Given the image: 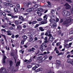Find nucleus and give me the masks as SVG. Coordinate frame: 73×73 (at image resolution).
I'll return each mask as SVG.
<instances>
[{"instance_id": "nucleus-5", "label": "nucleus", "mask_w": 73, "mask_h": 73, "mask_svg": "<svg viewBox=\"0 0 73 73\" xmlns=\"http://www.w3.org/2000/svg\"><path fill=\"white\" fill-rule=\"evenodd\" d=\"M67 62L68 63H70V64H73V61H72V60L71 59H68L67 60Z\"/></svg>"}, {"instance_id": "nucleus-58", "label": "nucleus", "mask_w": 73, "mask_h": 73, "mask_svg": "<svg viewBox=\"0 0 73 73\" xmlns=\"http://www.w3.org/2000/svg\"><path fill=\"white\" fill-rule=\"evenodd\" d=\"M36 61H37V60H40V58L39 57H37L36 58Z\"/></svg>"}, {"instance_id": "nucleus-64", "label": "nucleus", "mask_w": 73, "mask_h": 73, "mask_svg": "<svg viewBox=\"0 0 73 73\" xmlns=\"http://www.w3.org/2000/svg\"><path fill=\"white\" fill-rule=\"evenodd\" d=\"M58 34H59V35H60L61 33V31H58Z\"/></svg>"}, {"instance_id": "nucleus-19", "label": "nucleus", "mask_w": 73, "mask_h": 73, "mask_svg": "<svg viewBox=\"0 0 73 73\" xmlns=\"http://www.w3.org/2000/svg\"><path fill=\"white\" fill-rule=\"evenodd\" d=\"M39 5H38V4L35 5L34 6V8H35V9H37V8L38 7V6H39Z\"/></svg>"}, {"instance_id": "nucleus-6", "label": "nucleus", "mask_w": 73, "mask_h": 73, "mask_svg": "<svg viewBox=\"0 0 73 73\" xmlns=\"http://www.w3.org/2000/svg\"><path fill=\"white\" fill-rule=\"evenodd\" d=\"M3 4H4L5 5H6V6H10L11 5H11V4L6 2L3 3Z\"/></svg>"}, {"instance_id": "nucleus-60", "label": "nucleus", "mask_w": 73, "mask_h": 73, "mask_svg": "<svg viewBox=\"0 0 73 73\" xmlns=\"http://www.w3.org/2000/svg\"><path fill=\"white\" fill-rule=\"evenodd\" d=\"M52 13V14H54V10H51V11Z\"/></svg>"}, {"instance_id": "nucleus-50", "label": "nucleus", "mask_w": 73, "mask_h": 73, "mask_svg": "<svg viewBox=\"0 0 73 73\" xmlns=\"http://www.w3.org/2000/svg\"><path fill=\"white\" fill-rule=\"evenodd\" d=\"M1 31L2 32H3V31H4V32H7V31H6V30H5V29H2L1 30Z\"/></svg>"}, {"instance_id": "nucleus-4", "label": "nucleus", "mask_w": 73, "mask_h": 73, "mask_svg": "<svg viewBox=\"0 0 73 73\" xmlns=\"http://www.w3.org/2000/svg\"><path fill=\"white\" fill-rule=\"evenodd\" d=\"M50 26L52 28H56V25L55 24H54L52 23H50Z\"/></svg>"}, {"instance_id": "nucleus-18", "label": "nucleus", "mask_w": 73, "mask_h": 73, "mask_svg": "<svg viewBox=\"0 0 73 73\" xmlns=\"http://www.w3.org/2000/svg\"><path fill=\"white\" fill-rule=\"evenodd\" d=\"M47 3L48 4V6L49 8H51V4L48 1Z\"/></svg>"}, {"instance_id": "nucleus-15", "label": "nucleus", "mask_w": 73, "mask_h": 73, "mask_svg": "<svg viewBox=\"0 0 73 73\" xmlns=\"http://www.w3.org/2000/svg\"><path fill=\"white\" fill-rule=\"evenodd\" d=\"M36 10L38 11H39V12H42L43 11V9L42 8H39L37 9Z\"/></svg>"}, {"instance_id": "nucleus-59", "label": "nucleus", "mask_w": 73, "mask_h": 73, "mask_svg": "<svg viewBox=\"0 0 73 73\" xmlns=\"http://www.w3.org/2000/svg\"><path fill=\"white\" fill-rule=\"evenodd\" d=\"M39 66V64H36L35 65V68H37Z\"/></svg>"}, {"instance_id": "nucleus-61", "label": "nucleus", "mask_w": 73, "mask_h": 73, "mask_svg": "<svg viewBox=\"0 0 73 73\" xmlns=\"http://www.w3.org/2000/svg\"><path fill=\"white\" fill-rule=\"evenodd\" d=\"M48 37H51L52 36V34H49L48 35Z\"/></svg>"}, {"instance_id": "nucleus-13", "label": "nucleus", "mask_w": 73, "mask_h": 73, "mask_svg": "<svg viewBox=\"0 0 73 73\" xmlns=\"http://www.w3.org/2000/svg\"><path fill=\"white\" fill-rule=\"evenodd\" d=\"M19 19L20 20H21L22 21H24L25 20L24 19V17H23L22 16H19Z\"/></svg>"}, {"instance_id": "nucleus-47", "label": "nucleus", "mask_w": 73, "mask_h": 73, "mask_svg": "<svg viewBox=\"0 0 73 73\" xmlns=\"http://www.w3.org/2000/svg\"><path fill=\"white\" fill-rule=\"evenodd\" d=\"M69 33L70 35H72V34H73V30L72 31H71Z\"/></svg>"}, {"instance_id": "nucleus-62", "label": "nucleus", "mask_w": 73, "mask_h": 73, "mask_svg": "<svg viewBox=\"0 0 73 73\" xmlns=\"http://www.w3.org/2000/svg\"><path fill=\"white\" fill-rule=\"evenodd\" d=\"M36 63L34 62L33 63L31 64V65H36Z\"/></svg>"}, {"instance_id": "nucleus-28", "label": "nucleus", "mask_w": 73, "mask_h": 73, "mask_svg": "<svg viewBox=\"0 0 73 73\" xmlns=\"http://www.w3.org/2000/svg\"><path fill=\"white\" fill-rule=\"evenodd\" d=\"M14 10L15 12H16V13L18 12V10L17 8H15L14 9Z\"/></svg>"}, {"instance_id": "nucleus-39", "label": "nucleus", "mask_w": 73, "mask_h": 73, "mask_svg": "<svg viewBox=\"0 0 73 73\" xmlns=\"http://www.w3.org/2000/svg\"><path fill=\"white\" fill-rule=\"evenodd\" d=\"M1 36H3V37H4V38L5 40H7V39H6V36L5 35H3V34H1Z\"/></svg>"}, {"instance_id": "nucleus-20", "label": "nucleus", "mask_w": 73, "mask_h": 73, "mask_svg": "<svg viewBox=\"0 0 73 73\" xmlns=\"http://www.w3.org/2000/svg\"><path fill=\"white\" fill-rule=\"evenodd\" d=\"M40 71H42L41 70V68H39L36 70L35 71V72H40Z\"/></svg>"}, {"instance_id": "nucleus-54", "label": "nucleus", "mask_w": 73, "mask_h": 73, "mask_svg": "<svg viewBox=\"0 0 73 73\" xmlns=\"http://www.w3.org/2000/svg\"><path fill=\"white\" fill-rule=\"evenodd\" d=\"M56 45L57 46H59V45H60V42H58V43H57Z\"/></svg>"}, {"instance_id": "nucleus-30", "label": "nucleus", "mask_w": 73, "mask_h": 73, "mask_svg": "<svg viewBox=\"0 0 73 73\" xmlns=\"http://www.w3.org/2000/svg\"><path fill=\"white\" fill-rule=\"evenodd\" d=\"M46 58H47L46 57H44L41 59V60L42 61H44V60H46Z\"/></svg>"}, {"instance_id": "nucleus-17", "label": "nucleus", "mask_w": 73, "mask_h": 73, "mask_svg": "<svg viewBox=\"0 0 73 73\" xmlns=\"http://www.w3.org/2000/svg\"><path fill=\"white\" fill-rule=\"evenodd\" d=\"M66 11L65 10H64L62 12V14L63 16H66Z\"/></svg>"}, {"instance_id": "nucleus-48", "label": "nucleus", "mask_w": 73, "mask_h": 73, "mask_svg": "<svg viewBox=\"0 0 73 73\" xmlns=\"http://www.w3.org/2000/svg\"><path fill=\"white\" fill-rule=\"evenodd\" d=\"M36 69V68L35 67H34L32 68V70H35Z\"/></svg>"}, {"instance_id": "nucleus-63", "label": "nucleus", "mask_w": 73, "mask_h": 73, "mask_svg": "<svg viewBox=\"0 0 73 73\" xmlns=\"http://www.w3.org/2000/svg\"><path fill=\"white\" fill-rule=\"evenodd\" d=\"M28 23L30 24V25H31V24H32V22L31 21H29Z\"/></svg>"}, {"instance_id": "nucleus-23", "label": "nucleus", "mask_w": 73, "mask_h": 73, "mask_svg": "<svg viewBox=\"0 0 73 73\" xmlns=\"http://www.w3.org/2000/svg\"><path fill=\"white\" fill-rule=\"evenodd\" d=\"M43 18L44 19V20H47V18H48V16L46 15H45L44 16Z\"/></svg>"}, {"instance_id": "nucleus-7", "label": "nucleus", "mask_w": 73, "mask_h": 73, "mask_svg": "<svg viewBox=\"0 0 73 73\" xmlns=\"http://www.w3.org/2000/svg\"><path fill=\"white\" fill-rule=\"evenodd\" d=\"M31 3L30 2H28L26 4V5L25 6V8H28L29 7V5H31Z\"/></svg>"}, {"instance_id": "nucleus-37", "label": "nucleus", "mask_w": 73, "mask_h": 73, "mask_svg": "<svg viewBox=\"0 0 73 73\" xmlns=\"http://www.w3.org/2000/svg\"><path fill=\"white\" fill-rule=\"evenodd\" d=\"M47 32L49 34H50L51 33V30L49 29L47 31Z\"/></svg>"}, {"instance_id": "nucleus-22", "label": "nucleus", "mask_w": 73, "mask_h": 73, "mask_svg": "<svg viewBox=\"0 0 73 73\" xmlns=\"http://www.w3.org/2000/svg\"><path fill=\"white\" fill-rule=\"evenodd\" d=\"M64 47H67V48H70V47H69V45L68 44H65L64 45Z\"/></svg>"}, {"instance_id": "nucleus-1", "label": "nucleus", "mask_w": 73, "mask_h": 73, "mask_svg": "<svg viewBox=\"0 0 73 73\" xmlns=\"http://www.w3.org/2000/svg\"><path fill=\"white\" fill-rule=\"evenodd\" d=\"M15 67H11L9 68V70H6L5 68H1L0 70V73H14L15 72L17 71V70L15 69Z\"/></svg>"}, {"instance_id": "nucleus-29", "label": "nucleus", "mask_w": 73, "mask_h": 73, "mask_svg": "<svg viewBox=\"0 0 73 73\" xmlns=\"http://www.w3.org/2000/svg\"><path fill=\"white\" fill-rule=\"evenodd\" d=\"M45 45H46V43H44L40 46V47H41L42 46L44 47V46H45Z\"/></svg>"}, {"instance_id": "nucleus-26", "label": "nucleus", "mask_w": 73, "mask_h": 73, "mask_svg": "<svg viewBox=\"0 0 73 73\" xmlns=\"http://www.w3.org/2000/svg\"><path fill=\"white\" fill-rule=\"evenodd\" d=\"M22 38H23V40H25L27 38V36L26 35L23 36H22Z\"/></svg>"}, {"instance_id": "nucleus-41", "label": "nucleus", "mask_w": 73, "mask_h": 73, "mask_svg": "<svg viewBox=\"0 0 73 73\" xmlns=\"http://www.w3.org/2000/svg\"><path fill=\"white\" fill-rule=\"evenodd\" d=\"M31 50H32V52H34L35 51L34 50H35V48L33 47H32L31 48Z\"/></svg>"}, {"instance_id": "nucleus-34", "label": "nucleus", "mask_w": 73, "mask_h": 73, "mask_svg": "<svg viewBox=\"0 0 73 73\" xmlns=\"http://www.w3.org/2000/svg\"><path fill=\"white\" fill-rule=\"evenodd\" d=\"M25 40H21V44H24V42L25 41Z\"/></svg>"}, {"instance_id": "nucleus-27", "label": "nucleus", "mask_w": 73, "mask_h": 73, "mask_svg": "<svg viewBox=\"0 0 73 73\" xmlns=\"http://www.w3.org/2000/svg\"><path fill=\"white\" fill-rule=\"evenodd\" d=\"M15 23L16 25H18L19 24V21H15Z\"/></svg>"}, {"instance_id": "nucleus-2", "label": "nucleus", "mask_w": 73, "mask_h": 73, "mask_svg": "<svg viewBox=\"0 0 73 73\" xmlns=\"http://www.w3.org/2000/svg\"><path fill=\"white\" fill-rule=\"evenodd\" d=\"M72 19L70 18L66 19L65 21H64L62 23V25H64L66 27H69V24H70L72 22Z\"/></svg>"}, {"instance_id": "nucleus-57", "label": "nucleus", "mask_w": 73, "mask_h": 73, "mask_svg": "<svg viewBox=\"0 0 73 73\" xmlns=\"http://www.w3.org/2000/svg\"><path fill=\"white\" fill-rule=\"evenodd\" d=\"M52 56H50L49 58V60H52Z\"/></svg>"}, {"instance_id": "nucleus-53", "label": "nucleus", "mask_w": 73, "mask_h": 73, "mask_svg": "<svg viewBox=\"0 0 73 73\" xmlns=\"http://www.w3.org/2000/svg\"><path fill=\"white\" fill-rule=\"evenodd\" d=\"M27 67L28 68H31L32 67V66L30 65H28L27 66Z\"/></svg>"}, {"instance_id": "nucleus-45", "label": "nucleus", "mask_w": 73, "mask_h": 73, "mask_svg": "<svg viewBox=\"0 0 73 73\" xmlns=\"http://www.w3.org/2000/svg\"><path fill=\"white\" fill-rule=\"evenodd\" d=\"M38 26H39V25L38 24H37L34 27V28H37Z\"/></svg>"}, {"instance_id": "nucleus-36", "label": "nucleus", "mask_w": 73, "mask_h": 73, "mask_svg": "<svg viewBox=\"0 0 73 73\" xmlns=\"http://www.w3.org/2000/svg\"><path fill=\"white\" fill-rule=\"evenodd\" d=\"M1 14L3 15V16H5V17H6V14H5V13H1Z\"/></svg>"}, {"instance_id": "nucleus-21", "label": "nucleus", "mask_w": 73, "mask_h": 73, "mask_svg": "<svg viewBox=\"0 0 73 73\" xmlns=\"http://www.w3.org/2000/svg\"><path fill=\"white\" fill-rule=\"evenodd\" d=\"M41 48V50L42 51H44L45 49V48L44 47H43L42 46V47H40Z\"/></svg>"}, {"instance_id": "nucleus-44", "label": "nucleus", "mask_w": 73, "mask_h": 73, "mask_svg": "<svg viewBox=\"0 0 73 73\" xmlns=\"http://www.w3.org/2000/svg\"><path fill=\"white\" fill-rule=\"evenodd\" d=\"M17 6L18 7V8H19V9H20V5H19V4H17Z\"/></svg>"}, {"instance_id": "nucleus-33", "label": "nucleus", "mask_w": 73, "mask_h": 73, "mask_svg": "<svg viewBox=\"0 0 73 73\" xmlns=\"http://www.w3.org/2000/svg\"><path fill=\"white\" fill-rule=\"evenodd\" d=\"M30 9H28L26 10V12H31Z\"/></svg>"}, {"instance_id": "nucleus-38", "label": "nucleus", "mask_w": 73, "mask_h": 73, "mask_svg": "<svg viewBox=\"0 0 73 73\" xmlns=\"http://www.w3.org/2000/svg\"><path fill=\"white\" fill-rule=\"evenodd\" d=\"M20 64V62H18L16 64V66H19Z\"/></svg>"}, {"instance_id": "nucleus-12", "label": "nucleus", "mask_w": 73, "mask_h": 73, "mask_svg": "<svg viewBox=\"0 0 73 73\" xmlns=\"http://www.w3.org/2000/svg\"><path fill=\"white\" fill-rule=\"evenodd\" d=\"M54 39V38H53V36H50L49 38V40L50 41H53V40Z\"/></svg>"}, {"instance_id": "nucleus-49", "label": "nucleus", "mask_w": 73, "mask_h": 73, "mask_svg": "<svg viewBox=\"0 0 73 73\" xmlns=\"http://www.w3.org/2000/svg\"><path fill=\"white\" fill-rule=\"evenodd\" d=\"M6 1H7V2H9V3H11L12 2V1H11V0H6Z\"/></svg>"}, {"instance_id": "nucleus-55", "label": "nucleus", "mask_w": 73, "mask_h": 73, "mask_svg": "<svg viewBox=\"0 0 73 73\" xmlns=\"http://www.w3.org/2000/svg\"><path fill=\"white\" fill-rule=\"evenodd\" d=\"M6 58H7V57L6 56H4L3 60H5V59H6Z\"/></svg>"}, {"instance_id": "nucleus-32", "label": "nucleus", "mask_w": 73, "mask_h": 73, "mask_svg": "<svg viewBox=\"0 0 73 73\" xmlns=\"http://www.w3.org/2000/svg\"><path fill=\"white\" fill-rule=\"evenodd\" d=\"M37 14H38V16H41L42 15V13H39V12L37 11L36 12Z\"/></svg>"}, {"instance_id": "nucleus-24", "label": "nucleus", "mask_w": 73, "mask_h": 73, "mask_svg": "<svg viewBox=\"0 0 73 73\" xmlns=\"http://www.w3.org/2000/svg\"><path fill=\"white\" fill-rule=\"evenodd\" d=\"M36 23H37V21H34L32 22V25H35Z\"/></svg>"}, {"instance_id": "nucleus-10", "label": "nucleus", "mask_w": 73, "mask_h": 73, "mask_svg": "<svg viewBox=\"0 0 73 73\" xmlns=\"http://www.w3.org/2000/svg\"><path fill=\"white\" fill-rule=\"evenodd\" d=\"M49 21L50 23H53L54 24H56V21L54 19H50Z\"/></svg>"}, {"instance_id": "nucleus-14", "label": "nucleus", "mask_w": 73, "mask_h": 73, "mask_svg": "<svg viewBox=\"0 0 73 73\" xmlns=\"http://www.w3.org/2000/svg\"><path fill=\"white\" fill-rule=\"evenodd\" d=\"M9 64L10 66H12L13 64V62L11 60H10L9 61Z\"/></svg>"}, {"instance_id": "nucleus-9", "label": "nucleus", "mask_w": 73, "mask_h": 73, "mask_svg": "<svg viewBox=\"0 0 73 73\" xmlns=\"http://www.w3.org/2000/svg\"><path fill=\"white\" fill-rule=\"evenodd\" d=\"M56 63H57V65H58V66H57L58 68H59V65H60V61H59V60H56Z\"/></svg>"}, {"instance_id": "nucleus-40", "label": "nucleus", "mask_w": 73, "mask_h": 73, "mask_svg": "<svg viewBox=\"0 0 73 73\" xmlns=\"http://www.w3.org/2000/svg\"><path fill=\"white\" fill-rule=\"evenodd\" d=\"M5 12H6V13H8L9 14L11 13V12L9 11H7L6 10H5Z\"/></svg>"}, {"instance_id": "nucleus-11", "label": "nucleus", "mask_w": 73, "mask_h": 73, "mask_svg": "<svg viewBox=\"0 0 73 73\" xmlns=\"http://www.w3.org/2000/svg\"><path fill=\"white\" fill-rule=\"evenodd\" d=\"M28 36H29V41L30 42H31L33 40V38L31 37V35H28Z\"/></svg>"}, {"instance_id": "nucleus-16", "label": "nucleus", "mask_w": 73, "mask_h": 73, "mask_svg": "<svg viewBox=\"0 0 73 73\" xmlns=\"http://www.w3.org/2000/svg\"><path fill=\"white\" fill-rule=\"evenodd\" d=\"M66 16H70V12L69 11H66Z\"/></svg>"}, {"instance_id": "nucleus-46", "label": "nucleus", "mask_w": 73, "mask_h": 73, "mask_svg": "<svg viewBox=\"0 0 73 73\" xmlns=\"http://www.w3.org/2000/svg\"><path fill=\"white\" fill-rule=\"evenodd\" d=\"M66 1H67V2H68V3H72V2L71 1V0H66Z\"/></svg>"}, {"instance_id": "nucleus-42", "label": "nucleus", "mask_w": 73, "mask_h": 73, "mask_svg": "<svg viewBox=\"0 0 73 73\" xmlns=\"http://www.w3.org/2000/svg\"><path fill=\"white\" fill-rule=\"evenodd\" d=\"M42 19L41 18H39L37 19V21H42Z\"/></svg>"}, {"instance_id": "nucleus-43", "label": "nucleus", "mask_w": 73, "mask_h": 73, "mask_svg": "<svg viewBox=\"0 0 73 73\" xmlns=\"http://www.w3.org/2000/svg\"><path fill=\"white\" fill-rule=\"evenodd\" d=\"M23 15L25 16H26V15H29V13H24L23 14Z\"/></svg>"}, {"instance_id": "nucleus-31", "label": "nucleus", "mask_w": 73, "mask_h": 73, "mask_svg": "<svg viewBox=\"0 0 73 73\" xmlns=\"http://www.w3.org/2000/svg\"><path fill=\"white\" fill-rule=\"evenodd\" d=\"M43 29V28L42 27H40L39 28V29L40 30V31H42V32L44 31V29Z\"/></svg>"}, {"instance_id": "nucleus-56", "label": "nucleus", "mask_w": 73, "mask_h": 73, "mask_svg": "<svg viewBox=\"0 0 73 73\" xmlns=\"http://www.w3.org/2000/svg\"><path fill=\"white\" fill-rule=\"evenodd\" d=\"M5 60L4 59H3V61H2V63L3 64H5Z\"/></svg>"}, {"instance_id": "nucleus-52", "label": "nucleus", "mask_w": 73, "mask_h": 73, "mask_svg": "<svg viewBox=\"0 0 73 73\" xmlns=\"http://www.w3.org/2000/svg\"><path fill=\"white\" fill-rule=\"evenodd\" d=\"M56 23H57V22H58V21H59V19L57 17L56 18Z\"/></svg>"}, {"instance_id": "nucleus-25", "label": "nucleus", "mask_w": 73, "mask_h": 73, "mask_svg": "<svg viewBox=\"0 0 73 73\" xmlns=\"http://www.w3.org/2000/svg\"><path fill=\"white\" fill-rule=\"evenodd\" d=\"M31 61H32V60L31 59L29 60L28 61L26 62V64H27V65H28V64H29Z\"/></svg>"}, {"instance_id": "nucleus-3", "label": "nucleus", "mask_w": 73, "mask_h": 73, "mask_svg": "<svg viewBox=\"0 0 73 73\" xmlns=\"http://www.w3.org/2000/svg\"><path fill=\"white\" fill-rule=\"evenodd\" d=\"M64 6H66V9H69L71 8L70 6L68 3H66L64 5Z\"/></svg>"}, {"instance_id": "nucleus-35", "label": "nucleus", "mask_w": 73, "mask_h": 73, "mask_svg": "<svg viewBox=\"0 0 73 73\" xmlns=\"http://www.w3.org/2000/svg\"><path fill=\"white\" fill-rule=\"evenodd\" d=\"M8 29L9 30H13V27H11L8 28Z\"/></svg>"}, {"instance_id": "nucleus-8", "label": "nucleus", "mask_w": 73, "mask_h": 73, "mask_svg": "<svg viewBox=\"0 0 73 73\" xmlns=\"http://www.w3.org/2000/svg\"><path fill=\"white\" fill-rule=\"evenodd\" d=\"M7 35L9 36H11V35H12V33H12V31L10 30H8L7 31Z\"/></svg>"}, {"instance_id": "nucleus-51", "label": "nucleus", "mask_w": 73, "mask_h": 73, "mask_svg": "<svg viewBox=\"0 0 73 73\" xmlns=\"http://www.w3.org/2000/svg\"><path fill=\"white\" fill-rule=\"evenodd\" d=\"M59 54H60V55H64V52H60L59 53Z\"/></svg>"}]
</instances>
